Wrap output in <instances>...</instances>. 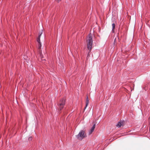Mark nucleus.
<instances>
[{"label":"nucleus","mask_w":150,"mask_h":150,"mask_svg":"<svg viewBox=\"0 0 150 150\" xmlns=\"http://www.w3.org/2000/svg\"><path fill=\"white\" fill-rule=\"evenodd\" d=\"M88 42L87 44V47L88 50V54L87 55V59H88L90 57V53L91 52L93 43L92 35L90 33L87 38Z\"/></svg>","instance_id":"f257e3e1"},{"label":"nucleus","mask_w":150,"mask_h":150,"mask_svg":"<svg viewBox=\"0 0 150 150\" xmlns=\"http://www.w3.org/2000/svg\"><path fill=\"white\" fill-rule=\"evenodd\" d=\"M37 40L38 43L41 42L40 41V38H37Z\"/></svg>","instance_id":"1a4fd4ad"},{"label":"nucleus","mask_w":150,"mask_h":150,"mask_svg":"<svg viewBox=\"0 0 150 150\" xmlns=\"http://www.w3.org/2000/svg\"><path fill=\"white\" fill-rule=\"evenodd\" d=\"M38 49L39 50H40V49H41V42L38 43Z\"/></svg>","instance_id":"6e6552de"},{"label":"nucleus","mask_w":150,"mask_h":150,"mask_svg":"<svg viewBox=\"0 0 150 150\" xmlns=\"http://www.w3.org/2000/svg\"><path fill=\"white\" fill-rule=\"evenodd\" d=\"M77 139L81 140L83 139L86 137V134H85V131L83 130H81L79 134L76 135Z\"/></svg>","instance_id":"f03ea898"},{"label":"nucleus","mask_w":150,"mask_h":150,"mask_svg":"<svg viewBox=\"0 0 150 150\" xmlns=\"http://www.w3.org/2000/svg\"><path fill=\"white\" fill-rule=\"evenodd\" d=\"M95 126H96V124H94L93 126H92V127H91V129L89 131V134H91L94 131V130L95 128Z\"/></svg>","instance_id":"20e7f679"},{"label":"nucleus","mask_w":150,"mask_h":150,"mask_svg":"<svg viewBox=\"0 0 150 150\" xmlns=\"http://www.w3.org/2000/svg\"><path fill=\"white\" fill-rule=\"evenodd\" d=\"M32 137H30L29 138H28V140L29 141H31L32 140Z\"/></svg>","instance_id":"9d476101"},{"label":"nucleus","mask_w":150,"mask_h":150,"mask_svg":"<svg viewBox=\"0 0 150 150\" xmlns=\"http://www.w3.org/2000/svg\"><path fill=\"white\" fill-rule=\"evenodd\" d=\"M112 32L113 33H114L115 32L114 29L115 28V24L113 23L112 24Z\"/></svg>","instance_id":"423d86ee"},{"label":"nucleus","mask_w":150,"mask_h":150,"mask_svg":"<svg viewBox=\"0 0 150 150\" xmlns=\"http://www.w3.org/2000/svg\"><path fill=\"white\" fill-rule=\"evenodd\" d=\"M124 122H119L116 125V126L118 127H120L121 126H123Z\"/></svg>","instance_id":"39448f33"},{"label":"nucleus","mask_w":150,"mask_h":150,"mask_svg":"<svg viewBox=\"0 0 150 150\" xmlns=\"http://www.w3.org/2000/svg\"><path fill=\"white\" fill-rule=\"evenodd\" d=\"M42 32L39 35V36H38V38H40V36L42 35Z\"/></svg>","instance_id":"9b49d317"},{"label":"nucleus","mask_w":150,"mask_h":150,"mask_svg":"<svg viewBox=\"0 0 150 150\" xmlns=\"http://www.w3.org/2000/svg\"><path fill=\"white\" fill-rule=\"evenodd\" d=\"M65 100L64 98L62 99L58 104L60 110H61L63 108L65 104Z\"/></svg>","instance_id":"7ed1b4c3"},{"label":"nucleus","mask_w":150,"mask_h":150,"mask_svg":"<svg viewBox=\"0 0 150 150\" xmlns=\"http://www.w3.org/2000/svg\"><path fill=\"white\" fill-rule=\"evenodd\" d=\"M89 103V100L88 99V97L87 96L86 100V106L85 107V109L86 108L87 106L88 105V104Z\"/></svg>","instance_id":"0eeeda50"},{"label":"nucleus","mask_w":150,"mask_h":150,"mask_svg":"<svg viewBox=\"0 0 150 150\" xmlns=\"http://www.w3.org/2000/svg\"><path fill=\"white\" fill-rule=\"evenodd\" d=\"M115 40H116V39L115 38L114 39V45H115Z\"/></svg>","instance_id":"f8f14e48"}]
</instances>
